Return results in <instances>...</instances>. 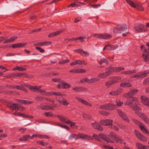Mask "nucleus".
<instances>
[{
	"label": "nucleus",
	"instance_id": "nucleus-1",
	"mask_svg": "<svg viewBox=\"0 0 149 149\" xmlns=\"http://www.w3.org/2000/svg\"><path fill=\"white\" fill-rule=\"evenodd\" d=\"M109 136L116 143L125 145L126 144V142L122 139L121 137L112 132H110V134L109 135Z\"/></svg>",
	"mask_w": 149,
	"mask_h": 149
},
{
	"label": "nucleus",
	"instance_id": "nucleus-2",
	"mask_svg": "<svg viewBox=\"0 0 149 149\" xmlns=\"http://www.w3.org/2000/svg\"><path fill=\"white\" fill-rule=\"evenodd\" d=\"M92 136L95 140L100 142H102L103 141L106 142L109 139L108 137L102 133H100L98 135L93 134Z\"/></svg>",
	"mask_w": 149,
	"mask_h": 149
},
{
	"label": "nucleus",
	"instance_id": "nucleus-3",
	"mask_svg": "<svg viewBox=\"0 0 149 149\" xmlns=\"http://www.w3.org/2000/svg\"><path fill=\"white\" fill-rule=\"evenodd\" d=\"M149 74V71L146 70L143 72H141L134 74L130 77L131 78H137L140 79L144 78L147 76L148 74Z\"/></svg>",
	"mask_w": 149,
	"mask_h": 149
},
{
	"label": "nucleus",
	"instance_id": "nucleus-4",
	"mask_svg": "<svg viewBox=\"0 0 149 149\" xmlns=\"http://www.w3.org/2000/svg\"><path fill=\"white\" fill-rule=\"evenodd\" d=\"M121 79V77H115L112 80L107 81L105 82V85L107 88L110 87L112 85L115 84L118 82L119 80Z\"/></svg>",
	"mask_w": 149,
	"mask_h": 149
},
{
	"label": "nucleus",
	"instance_id": "nucleus-5",
	"mask_svg": "<svg viewBox=\"0 0 149 149\" xmlns=\"http://www.w3.org/2000/svg\"><path fill=\"white\" fill-rule=\"evenodd\" d=\"M106 69L107 71L105 72L99 74H98V77L101 79H105L112 74L109 67L106 68Z\"/></svg>",
	"mask_w": 149,
	"mask_h": 149
},
{
	"label": "nucleus",
	"instance_id": "nucleus-6",
	"mask_svg": "<svg viewBox=\"0 0 149 149\" xmlns=\"http://www.w3.org/2000/svg\"><path fill=\"white\" fill-rule=\"evenodd\" d=\"M117 112L119 116L123 120L129 123L130 120L128 117L123 112L122 110L120 109H118L117 110Z\"/></svg>",
	"mask_w": 149,
	"mask_h": 149
},
{
	"label": "nucleus",
	"instance_id": "nucleus-7",
	"mask_svg": "<svg viewBox=\"0 0 149 149\" xmlns=\"http://www.w3.org/2000/svg\"><path fill=\"white\" fill-rule=\"evenodd\" d=\"M136 114L139 116L147 124H149V119L148 117L143 113L136 111L135 112Z\"/></svg>",
	"mask_w": 149,
	"mask_h": 149
},
{
	"label": "nucleus",
	"instance_id": "nucleus-8",
	"mask_svg": "<svg viewBox=\"0 0 149 149\" xmlns=\"http://www.w3.org/2000/svg\"><path fill=\"white\" fill-rule=\"evenodd\" d=\"M134 134L137 137L142 141L146 142L147 140L146 138L136 130H135Z\"/></svg>",
	"mask_w": 149,
	"mask_h": 149
},
{
	"label": "nucleus",
	"instance_id": "nucleus-9",
	"mask_svg": "<svg viewBox=\"0 0 149 149\" xmlns=\"http://www.w3.org/2000/svg\"><path fill=\"white\" fill-rule=\"evenodd\" d=\"M139 102L137 101H135L134 103H132L129 106V107L133 111L141 110V109L138 105Z\"/></svg>",
	"mask_w": 149,
	"mask_h": 149
},
{
	"label": "nucleus",
	"instance_id": "nucleus-10",
	"mask_svg": "<svg viewBox=\"0 0 149 149\" xmlns=\"http://www.w3.org/2000/svg\"><path fill=\"white\" fill-rule=\"evenodd\" d=\"M70 86H71L70 84L64 81L61 82L60 84H58L57 85L58 88L59 89H67L70 88Z\"/></svg>",
	"mask_w": 149,
	"mask_h": 149
},
{
	"label": "nucleus",
	"instance_id": "nucleus-11",
	"mask_svg": "<svg viewBox=\"0 0 149 149\" xmlns=\"http://www.w3.org/2000/svg\"><path fill=\"white\" fill-rule=\"evenodd\" d=\"M56 116L60 121L67 124H69L70 122V120L66 117L60 115H57Z\"/></svg>",
	"mask_w": 149,
	"mask_h": 149
},
{
	"label": "nucleus",
	"instance_id": "nucleus-12",
	"mask_svg": "<svg viewBox=\"0 0 149 149\" xmlns=\"http://www.w3.org/2000/svg\"><path fill=\"white\" fill-rule=\"evenodd\" d=\"M56 98L61 104L65 106H67L69 104V103L67 102V100L63 98L62 96L58 97H56Z\"/></svg>",
	"mask_w": 149,
	"mask_h": 149
},
{
	"label": "nucleus",
	"instance_id": "nucleus-13",
	"mask_svg": "<svg viewBox=\"0 0 149 149\" xmlns=\"http://www.w3.org/2000/svg\"><path fill=\"white\" fill-rule=\"evenodd\" d=\"M112 120L111 119H106L102 120L100 121V123L102 125H104L111 126V128L112 127Z\"/></svg>",
	"mask_w": 149,
	"mask_h": 149
},
{
	"label": "nucleus",
	"instance_id": "nucleus-14",
	"mask_svg": "<svg viewBox=\"0 0 149 149\" xmlns=\"http://www.w3.org/2000/svg\"><path fill=\"white\" fill-rule=\"evenodd\" d=\"M41 87V86H33V91L34 92H39L42 94L44 95L45 93V91L44 89H40Z\"/></svg>",
	"mask_w": 149,
	"mask_h": 149
},
{
	"label": "nucleus",
	"instance_id": "nucleus-15",
	"mask_svg": "<svg viewBox=\"0 0 149 149\" xmlns=\"http://www.w3.org/2000/svg\"><path fill=\"white\" fill-rule=\"evenodd\" d=\"M75 99L77 101L81 102L82 104H83L85 105L88 106L89 107H91L92 106L91 104L83 99L81 98L78 97H75Z\"/></svg>",
	"mask_w": 149,
	"mask_h": 149
},
{
	"label": "nucleus",
	"instance_id": "nucleus-16",
	"mask_svg": "<svg viewBox=\"0 0 149 149\" xmlns=\"http://www.w3.org/2000/svg\"><path fill=\"white\" fill-rule=\"evenodd\" d=\"M144 26L143 24L138 23L136 25L134 28L136 31L138 32H142L143 31Z\"/></svg>",
	"mask_w": 149,
	"mask_h": 149
},
{
	"label": "nucleus",
	"instance_id": "nucleus-17",
	"mask_svg": "<svg viewBox=\"0 0 149 149\" xmlns=\"http://www.w3.org/2000/svg\"><path fill=\"white\" fill-rule=\"evenodd\" d=\"M111 73L113 72H118L120 71L124 70V68L122 67H109Z\"/></svg>",
	"mask_w": 149,
	"mask_h": 149
},
{
	"label": "nucleus",
	"instance_id": "nucleus-18",
	"mask_svg": "<svg viewBox=\"0 0 149 149\" xmlns=\"http://www.w3.org/2000/svg\"><path fill=\"white\" fill-rule=\"evenodd\" d=\"M123 91V89L119 88L116 90L112 91L109 93V94L113 96H117L120 94Z\"/></svg>",
	"mask_w": 149,
	"mask_h": 149
},
{
	"label": "nucleus",
	"instance_id": "nucleus-19",
	"mask_svg": "<svg viewBox=\"0 0 149 149\" xmlns=\"http://www.w3.org/2000/svg\"><path fill=\"white\" fill-rule=\"evenodd\" d=\"M91 125L95 129L97 130L100 131H102L103 130V128L102 126L98 123L95 122L94 123H92Z\"/></svg>",
	"mask_w": 149,
	"mask_h": 149
},
{
	"label": "nucleus",
	"instance_id": "nucleus-20",
	"mask_svg": "<svg viewBox=\"0 0 149 149\" xmlns=\"http://www.w3.org/2000/svg\"><path fill=\"white\" fill-rule=\"evenodd\" d=\"M135 101V98L134 97H127L126 101L125 103V105L130 106Z\"/></svg>",
	"mask_w": 149,
	"mask_h": 149
},
{
	"label": "nucleus",
	"instance_id": "nucleus-21",
	"mask_svg": "<svg viewBox=\"0 0 149 149\" xmlns=\"http://www.w3.org/2000/svg\"><path fill=\"white\" fill-rule=\"evenodd\" d=\"M141 99L142 103L144 105L149 107V99L143 96H141Z\"/></svg>",
	"mask_w": 149,
	"mask_h": 149
},
{
	"label": "nucleus",
	"instance_id": "nucleus-22",
	"mask_svg": "<svg viewBox=\"0 0 149 149\" xmlns=\"http://www.w3.org/2000/svg\"><path fill=\"white\" fill-rule=\"evenodd\" d=\"M25 87L29 88L31 91H33V86H31L25 84H23V86L21 89V90L23 91L24 92L27 93V91L26 89L24 88Z\"/></svg>",
	"mask_w": 149,
	"mask_h": 149
},
{
	"label": "nucleus",
	"instance_id": "nucleus-23",
	"mask_svg": "<svg viewBox=\"0 0 149 149\" xmlns=\"http://www.w3.org/2000/svg\"><path fill=\"white\" fill-rule=\"evenodd\" d=\"M107 110L109 111L113 110L116 109V105L112 103L107 104Z\"/></svg>",
	"mask_w": 149,
	"mask_h": 149
},
{
	"label": "nucleus",
	"instance_id": "nucleus-24",
	"mask_svg": "<svg viewBox=\"0 0 149 149\" xmlns=\"http://www.w3.org/2000/svg\"><path fill=\"white\" fill-rule=\"evenodd\" d=\"M86 89L81 86L75 87L72 88V90L75 91L76 92H79L80 91H84Z\"/></svg>",
	"mask_w": 149,
	"mask_h": 149
},
{
	"label": "nucleus",
	"instance_id": "nucleus-25",
	"mask_svg": "<svg viewBox=\"0 0 149 149\" xmlns=\"http://www.w3.org/2000/svg\"><path fill=\"white\" fill-rule=\"evenodd\" d=\"M142 56L143 57L145 62H146L149 60V54L148 52H146V51H144V53L142 54Z\"/></svg>",
	"mask_w": 149,
	"mask_h": 149
},
{
	"label": "nucleus",
	"instance_id": "nucleus-26",
	"mask_svg": "<svg viewBox=\"0 0 149 149\" xmlns=\"http://www.w3.org/2000/svg\"><path fill=\"white\" fill-rule=\"evenodd\" d=\"M136 72V71L135 70H133L126 71H123L121 72L122 74L125 75H131L134 74H135Z\"/></svg>",
	"mask_w": 149,
	"mask_h": 149
},
{
	"label": "nucleus",
	"instance_id": "nucleus-27",
	"mask_svg": "<svg viewBox=\"0 0 149 149\" xmlns=\"http://www.w3.org/2000/svg\"><path fill=\"white\" fill-rule=\"evenodd\" d=\"M64 31H65V30L63 29L61 31H58L55 32H53L49 34L48 35V37L49 38L53 37L59 34L60 33L62 32H63Z\"/></svg>",
	"mask_w": 149,
	"mask_h": 149
},
{
	"label": "nucleus",
	"instance_id": "nucleus-28",
	"mask_svg": "<svg viewBox=\"0 0 149 149\" xmlns=\"http://www.w3.org/2000/svg\"><path fill=\"white\" fill-rule=\"evenodd\" d=\"M26 43H19L18 44H15L12 45V47L13 48L23 47L26 45Z\"/></svg>",
	"mask_w": 149,
	"mask_h": 149
},
{
	"label": "nucleus",
	"instance_id": "nucleus-29",
	"mask_svg": "<svg viewBox=\"0 0 149 149\" xmlns=\"http://www.w3.org/2000/svg\"><path fill=\"white\" fill-rule=\"evenodd\" d=\"M118 26H119V25ZM119 28L120 31H126L128 29L127 25L125 24L119 25Z\"/></svg>",
	"mask_w": 149,
	"mask_h": 149
},
{
	"label": "nucleus",
	"instance_id": "nucleus-30",
	"mask_svg": "<svg viewBox=\"0 0 149 149\" xmlns=\"http://www.w3.org/2000/svg\"><path fill=\"white\" fill-rule=\"evenodd\" d=\"M38 109H41L42 110H49V106L47 105H44V103H41L40 104V105L38 107Z\"/></svg>",
	"mask_w": 149,
	"mask_h": 149
},
{
	"label": "nucleus",
	"instance_id": "nucleus-31",
	"mask_svg": "<svg viewBox=\"0 0 149 149\" xmlns=\"http://www.w3.org/2000/svg\"><path fill=\"white\" fill-rule=\"evenodd\" d=\"M77 135L78 136V138H85L88 139H90L91 138L90 136L82 133L79 134Z\"/></svg>",
	"mask_w": 149,
	"mask_h": 149
},
{
	"label": "nucleus",
	"instance_id": "nucleus-32",
	"mask_svg": "<svg viewBox=\"0 0 149 149\" xmlns=\"http://www.w3.org/2000/svg\"><path fill=\"white\" fill-rule=\"evenodd\" d=\"M132 85L129 83L123 82L120 84V86L122 88L130 87H131Z\"/></svg>",
	"mask_w": 149,
	"mask_h": 149
},
{
	"label": "nucleus",
	"instance_id": "nucleus-33",
	"mask_svg": "<svg viewBox=\"0 0 149 149\" xmlns=\"http://www.w3.org/2000/svg\"><path fill=\"white\" fill-rule=\"evenodd\" d=\"M17 104L11 103L8 105V106L9 108L11 109V110L14 111V110L17 109Z\"/></svg>",
	"mask_w": 149,
	"mask_h": 149
},
{
	"label": "nucleus",
	"instance_id": "nucleus-34",
	"mask_svg": "<svg viewBox=\"0 0 149 149\" xmlns=\"http://www.w3.org/2000/svg\"><path fill=\"white\" fill-rule=\"evenodd\" d=\"M112 36L108 33H102V39H108L111 38Z\"/></svg>",
	"mask_w": 149,
	"mask_h": 149
},
{
	"label": "nucleus",
	"instance_id": "nucleus-35",
	"mask_svg": "<svg viewBox=\"0 0 149 149\" xmlns=\"http://www.w3.org/2000/svg\"><path fill=\"white\" fill-rule=\"evenodd\" d=\"M118 47V46L117 45H108L107 50L109 51L113 50Z\"/></svg>",
	"mask_w": 149,
	"mask_h": 149
},
{
	"label": "nucleus",
	"instance_id": "nucleus-36",
	"mask_svg": "<svg viewBox=\"0 0 149 149\" xmlns=\"http://www.w3.org/2000/svg\"><path fill=\"white\" fill-rule=\"evenodd\" d=\"M18 102L20 103L24 104H30L33 102L31 101L24 100H18Z\"/></svg>",
	"mask_w": 149,
	"mask_h": 149
},
{
	"label": "nucleus",
	"instance_id": "nucleus-37",
	"mask_svg": "<svg viewBox=\"0 0 149 149\" xmlns=\"http://www.w3.org/2000/svg\"><path fill=\"white\" fill-rule=\"evenodd\" d=\"M103 63H105L108 65L109 63V62L105 58H102L100 59L99 62V63L100 65H101Z\"/></svg>",
	"mask_w": 149,
	"mask_h": 149
},
{
	"label": "nucleus",
	"instance_id": "nucleus-38",
	"mask_svg": "<svg viewBox=\"0 0 149 149\" xmlns=\"http://www.w3.org/2000/svg\"><path fill=\"white\" fill-rule=\"evenodd\" d=\"M30 138V136L29 135H24L22 136V138H21L19 139V140L20 141H27L28 138Z\"/></svg>",
	"mask_w": 149,
	"mask_h": 149
},
{
	"label": "nucleus",
	"instance_id": "nucleus-39",
	"mask_svg": "<svg viewBox=\"0 0 149 149\" xmlns=\"http://www.w3.org/2000/svg\"><path fill=\"white\" fill-rule=\"evenodd\" d=\"M49 95H55L57 97H60L62 96L63 94L59 92H51Z\"/></svg>",
	"mask_w": 149,
	"mask_h": 149
},
{
	"label": "nucleus",
	"instance_id": "nucleus-40",
	"mask_svg": "<svg viewBox=\"0 0 149 149\" xmlns=\"http://www.w3.org/2000/svg\"><path fill=\"white\" fill-rule=\"evenodd\" d=\"M78 138V136L75 134H72L69 136L68 139L70 140H72L73 139H77Z\"/></svg>",
	"mask_w": 149,
	"mask_h": 149
},
{
	"label": "nucleus",
	"instance_id": "nucleus-41",
	"mask_svg": "<svg viewBox=\"0 0 149 149\" xmlns=\"http://www.w3.org/2000/svg\"><path fill=\"white\" fill-rule=\"evenodd\" d=\"M47 43H48L49 44L51 43V42H38L36 45H34L37 46H43L45 45H47Z\"/></svg>",
	"mask_w": 149,
	"mask_h": 149
},
{
	"label": "nucleus",
	"instance_id": "nucleus-42",
	"mask_svg": "<svg viewBox=\"0 0 149 149\" xmlns=\"http://www.w3.org/2000/svg\"><path fill=\"white\" fill-rule=\"evenodd\" d=\"M52 104H50L49 107V110H54L55 108L57 107V104L52 103Z\"/></svg>",
	"mask_w": 149,
	"mask_h": 149
},
{
	"label": "nucleus",
	"instance_id": "nucleus-43",
	"mask_svg": "<svg viewBox=\"0 0 149 149\" xmlns=\"http://www.w3.org/2000/svg\"><path fill=\"white\" fill-rule=\"evenodd\" d=\"M126 1L127 3L130 5L131 7L134 8H136V7L135 4L131 0H126Z\"/></svg>",
	"mask_w": 149,
	"mask_h": 149
},
{
	"label": "nucleus",
	"instance_id": "nucleus-44",
	"mask_svg": "<svg viewBox=\"0 0 149 149\" xmlns=\"http://www.w3.org/2000/svg\"><path fill=\"white\" fill-rule=\"evenodd\" d=\"M139 128L143 132L146 134H149V132L144 127L141 125L139 126Z\"/></svg>",
	"mask_w": 149,
	"mask_h": 149
},
{
	"label": "nucleus",
	"instance_id": "nucleus-45",
	"mask_svg": "<svg viewBox=\"0 0 149 149\" xmlns=\"http://www.w3.org/2000/svg\"><path fill=\"white\" fill-rule=\"evenodd\" d=\"M75 123L74 122H72L70 120V122L69 123V124H70V126L73 129H76L77 128V126L76 125Z\"/></svg>",
	"mask_w": 149,
	"mask_h": 149
},
{
	"label": "nucleus",
	"instance_id": "nucleus-46",
	"mask_svg": "<svg viewBox=\"0 0 149 149\" xmlns=\"http://www.w3.org/2000/svg\"><path fill=\"white\" fill-rule=\"evenodd\" d=\"M132 120L135 124L139 126L142 125V123L134 118H132Z\"/></svg>",
	"mask_w": 149,
	"mask_h": 149
},
{
	"label": "nucleus",
	"instance_id": "nucleus-47",
	"mask_svg": "<svg viewBox=\"0 0 149 149\" xmlns=\"http://www.w3.org/2000/svg\"><path fill=\"white\" fill-rule=\"evenodd\" d=\"M134 94L131 91L124 95L126 97H133L132 96Z\"/></svg>",
	"mask_w": 149,
	"mask_h": 149
},
{
	"label": "nucleus",
	"instance_id": "nucleus-48",
	"mask_svg": "<svg viewBox=\"0 0 149 149\" xmlns=\"http://www.w3.org/2000/svg\"><path fill=\"white\" fill-rule=\"evenodd\" d=\"M83 117L85 119H90L92 118L90 114H87L86 113H83Z\"/></svg>",
	"mask_w": 149,
	"mask_h": 149
},
{
	"label": "nucleus",
	"instance_id": "nucleus-49",
	"mask_svg": "<svg viewBox=\"0 0 149 149\" xmlns=\"http://www.w3.org/2000/svg\"><path fill=\"white\" fill-rule=\"evenodd\" d=\"M36 143L43 146H46L49 144L48 143L44 142L42 141H37Z\"/></svg>",
	"mask_w": 149,
	"mask_h": 149
},
{
	"label": "nucleus",
	"instance_id": "nucleus-50",
	"mask_svg": "<svg viewBox=\"0 0 149 149\" xmlns=\"http://www.w3.org/2000/svg\"><path fill=\"white\" fill-rule=\"evenodd\" d=\"M86 72L85 70L82 69H76V73H85Z\"/></svg>",
	"mask_w": 149,
	"mask_h": 149
},
{
	"label": "nucleus",
	"instance_id": "nucleus-51",
	"mask_svg": "<svg viewBox=\"0 0 149 149\" xmlns=\"http://www.w3.org/2000/svg\"><path fill=\"white\" fill-rule=\"evenodd\" d=\"M38 137L40 139H49V137L47 135H40L38 134Z\"/></svg>",
	"mask_w": 149,
	"mask_h": 149
},
{
	"label": "nucleus",
	"instance_id": "nucleus-52",
	"mask_svg": "<svg viewBox=\"0 0 149 149\" xmlns=\"http://www.w3.org/2000/svg\"><path fill=\"white\" fill-rule=\"evenodd\" d=\"M43 97L40 95L37 96L35 98V100L37 101H43Z\"/></svg>",
	"mask_w": 149,
	"mask_h": 149
},
{
	"label": "nucleus",
	"instance_id": "nucleus-53",
	"mask_svg": "<svg viewBox=\"0 0 149 149\" xmlns=\"http://www.w3.org/2000/svg\"><path fill=\"white\" fill-rule=\"evenodd\" d=\"M93 36L97 38L102 39V34L95 33L93 35Z\"/></svg>",
	"mask_w": 149,
	"mask_h": 149
},
{
	"label": "nucleus",
	"instance_id": "nucleus-54",
	"mask_svg": "<svg viewBox=\"0 0 149 149\" xmlns=\"http://www.w3.org/2000/svg\"><path fill=\"white\" fill-rule=\"evenodd\" d=\"M113 31L114 33H118L120 32V30L119 27H116L113 29Z\"/></svg>",
	"mask_w": 149,
	"mask_h": 149
},
{
	"label": "nucleus",
	"instance_id": "nucleus-55",
	"mask_svg": "<svg viewBox=\"0 0 149 149\" xmlns=\"http://www.w3.org/2000/svg\"><path fill=\"white\" fill-rule=\"evenodd\" d=\"M44 115L46 117H50L53 116L52 112H45L44 113Z\"/></svg>",
	"mask_w": 149,
	"mask_h": 149
},
{
	"label": "nucleus",
	"instance_id": "nucleus-56",
	"mask_svg": "<svg viewBox=\"0 0 149 149\" xmlns=\"http://www.w3.org/2000/svg\"><path fill=\"white\" fill-rule=\"evenodd\" d=\"M74 51V52L79 53L81 55H83V52H84L83 50L80 49H75Z\"/></svg>",
	"mask_w": 149,
	"mask_h": 149
},
{
	"label": "nucleus",
	"instance_id": "nucleus-57",
	"mask_svg": "<svg viewBox=\"0 0 149 149\" xmlns=\"http://www.w3.org/2000/svg\"><path fill=\"white\" fill-rule=\"evenodd\" d=\"M99 108L102 109L107 110V104L101 105Z\"/></svg>",
	"mask_w": 149,
	"mask_h": 149
},
{
	"label": "nucleus",
	"instance_id": "nucleus-58",
	"mask_svg": "<svg viewBox=\"0 0 149 149\" xmlns=\"http://www.w3.org/2000/svg\"><path fill=\"white\" fill-rule=\"evenodd\" d=\"M116 105L118 106H120L123 104L122 102L120 101L119 100H117L116 101Z\"/></svg>",
	"mask_w": 149,
	"mask_h": 149
},
{
	"label": "nucleus",
	"instance_id": "nucleus-59",
	"mask_svg": "<svg viewBox=\"0 0 149 149\" xmlns=\"http://www.w3.org/2000/svg\"><path fill=\"white\" fill-rule=\"evenodd\" d=\"M100 80L97 78H92L90 79L91 83H93L94 82L98 81Z\"/></svg>",
	"mask_w": 149,
	"mask_h": 149
},
{
	"label": "nucleus",
	"instance_id": "nucleus-60",
	"mask_svg": "<svg viewBox=\"0 0 149 149\" xmlns=\"http://www.w3.org/2000/svg\"><path fill=\"white\" fill-rule=\"evenodd\" d=\"M100 114L103 115L107 116L109 114V113L105 111H101L100 112Z\"/></svg>",
	"mask_w": 149,
	"mask_h": 149
},
{
	"label": "nucleus",
	"instance_id": "nucleus-61",
	"mask_svg": "<svg viewBox=\"0 0 149 149\" xmlns=\"http://www.w3.org/2000/svg\"><path fill=\"white\" fill-rule=\"evenodd\" d=\"M143 83L145 85L149 84V77L145 79L143 81Z\"/></svg>",
	"mask_w": 149,
	"mask_h": 149
},
{
	"label": "nucleus",
	"instance_id": "nucleus-62",
	"mask_svg": "<svg viewBox=\"0 0 149 149\" xmlns=\"http://www.w3.org/2000/svg\"><path fill=\"white\" fill-rule=\"evenodd\" d=\"M35 49L39 51L41 53H43L45 52L44 50L43 49L40 47H35Z\"/></svg>",
	"mask_w": 149,
	"mask_h": 149
},
{
	"label": "nucleus",
	"instance_id": "nucleus-63",
	"mask_svg": "<svg viewBox=\"0 0 149 149\" xmlns=\"http://www.w3.org/2000/svg\"><path fill=\"white\" fill-rule=\"evenodd\" d=\"M25 108L21 106V105L17 104V109L19 110H24Z\"/></svg>",
	"mask_w": 149,
	"mask_h": 149
},
{
	"label": "nucleus",
	"instance_id": "nucleus-64",
	"mask_svg": "<svg viewBox=\"0 0 149 149\" xmlns=\"http://www.w3.org/2000/svg\"><path fill=\"white\" fill-rule=\"evenodd\" d=\"M70 61L68 59H65L59 62V63L60 64H63L65 63H67L69 62Z\"/></svg>",
	"mask_w": 149,
	"mask_h": 149
}]
</instances>
